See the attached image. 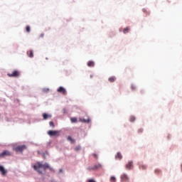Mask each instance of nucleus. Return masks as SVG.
Masks as SVG:
<instances>
[{
    "mask_svg": "<svg viewBox=\"0 0 182 182\" xmlns=\"http://www.w3.org/2000/svg\"><path fill=\"white\" fill-rule=\"evenodd\" d=\"M80 122H82V123H89L90 122V119H81Z\"/></svg>",
    "mask_w": 182,
    "mask_h": 182,
    "instance_id": "obj_14",
    "label": "nucleus"
},
{
    "mask_svg": "<svg viewBox=\"0 0 182 182\" xmlns=\"http://www.w3.org/2000/svg\"><path fill=\"white\" fill-rule=\"evenodd\" d=\"M44 35H45V34L41 33V38H43Z\"/></svg>",
    "mask_w": 182,
    "mask_h": 182,
    "instance_id": "obj_30",
    "label": "nucleus"
},
{
    "mask_svg": "<svg viewBox=\"0 0 182 182\" xmlns=\"http://www.w3.org/2000/svg\"><path fill=\"white\" fill-rule=\"evenodd\" d=\"M87 66L89 67L95 66V63L93 61H89L87 63Z\"/></svg>",
    "mask_w": 182,
    "mask_h": 182,
    "instance_id": "obj_17",
    "label": "nucleus"
},
{
    "mask_svg": "<svg viewBox=\"0 0 182 182\" xmlns=\"http://www.w3.org/2000/svg\"><path fill=\"white\" fill-rule=\"evenodd\" d=\"M87 182H95V180H93V179H89V180L87 181Z\"/></svg>",
    "mask_w": 182,
    "mask_h": 182,
    "instance_id": "obj_29",
    "label": "nucleus"
},
{
    "mask_svg": "<svg viewBox=\"0 0 182 182\" xmlns=\"http://www.w3.org/2000/svg\"><path fill=\"white\" fill-rule=\"evenodd\" d=\"M129 31H130V28H126L124 29L123 32H124V33H127L129 32Z\"/></svg>",
    "mask_w": 182,
    "mask_h": 182,
    "instance_id": "obj_23",
    "label": "nucleus"
},
{
    "mask_svg": "<svg viewBox=\"0 0 182 182\" xmlns=\"http://www.w3.org/2000/svg\"><path fill=\"white\" fill-rule=\"evenodd\" d=\"M43 117L44 120H46V119H48V117H52V116H50L46 113H44V114H43Z\"/></svg>",
    "mask_w": 182,
    "mask_h": 182,
    "instance_id": "obj_11",
    "label": "nucleus"
},
{
    "mask_svg": "<svg viewBox=\"0 0 182 182\" xmlns=\"http://www.w3.org/2000/svg\"><path fill=\"white\" fill-rule=\"evenodd\" d=\"M116 160H122L123 159V156H122V154L120 152H117V155L115 156Z\"/></svg>",
    "mask_w": 182,
    "mask_h": 182,
    "instance_id": "obj_10",
    "label": "nucleus"
},
{
    "mask_svg": "<svg viewBox=\"0 0 182 182\" xmlns=\"http://www.w3.org/2000/svg\"><path fill=\"white\" fill-rule=\"evenodd\" d=\"M133 167V161H129L128 163L125 165L126 170H132Z\"/></svg>",
    "mask_w": 182,
    "mask_h": 182,
    "instance_id": "obj_5",
    "label": "nucleus"
},
{
    "mask_svg": "<svg viewBox=\"0 0 182 182\" xmlns=\"http://www.w3.org/2000/svg\"><path fill=\"white\" fill-rule=\"evenodd\" d=\"M143 12H146V9H143Z\"/></svg>",
    "mask_w": 182,
    "mask_h": 182,
    "instance_id": "obj_34",
    "label": "nucleus"
},
{
    "mask_svg": "<svg viewBox=\"0 0 182 182\" xmlns=\"http://www.w3.org/2000/svg\"><path fill=\"white\" fill-rule=\"evenodd\" d=\"M68 140H69V141H70L73 144L75 143V139H73L72 136H68Z\"/></svg>",
    "mask_w": 182,
    "mask_h": 182,
    "instance_id": "obj_19",
    "label": "nucleus"
},
{
    "mask_svg": "<svg viewBox=\"0 0 182 182\" xmlns=\"http://www.w3.org/2000/svg\"><path fill=\"white\" fill-rule=\"evenodd\" d=\"M77 122V119L76 117L71 118V123H76Z\"/></svg>",
    "mask_w": 182,
    "mask_h": 182,
    "instance_id": "obj_21",
    "label": "nucleus"
},
{
    "mask_svg": "<svg viewBox=\"0 0 182 182\" xmlns=\"http://www.w3.org/2000/svg\"><path fill=\"white\" fill-rule=\"evenodd\" d=\"M33 168H34L38 174H45L46 169L49 168V164L47 163L42 164L41 162H37L36 164L33 165Z\"/></svg>",
    "mask_w": 182,
    "mask_h": 182,
    "instance_id": "obj_1",
    "label": "nucleus"
},
{
    "mask_svg": "<svg viewBox=\"0 0 182 182\" xmlns=\"http://www.w3.org/2000/svg\"><path fill=\"white\" fill-rule=\"evenodd\" d=\"M63 171L62 169L59 170V173H62Z\"/></svg>",
    "mask_w": 182,
    "mask_h": 182,
    "instance_id": "obj_33",
    "label": "nucleus"
},
{
    "mask_svg": "<svg viewBox=\"0 0 182 182\" xmlns=\"http://www.w3.org/2000/svg\"><path fill=\"white\" fill-rule=\"evenodd\" d=\"M131 87L132 90H136V86L134 85H132Z\"/></svg>",
    "mask_w": 182,
    "mask_h": 182,
    "instance_id": "obj_28",
    "label": "nucleus"
},
{
    "mask_svg": "<svg viewBox=\"0 0 182 182\" xmlns=\"http://www.w3.org/2000/svg\"><path fill=\"white\" fill-rule=\"evenodd\" d=\"M94 156L95 157V159H97V155L96 154H94Z\"/></svg>",
    "mask_w": 182,
    "mask_h": 182,
    "instance_id": "obj_31",
    "label": "nucleus"
},
{
    "mask_svg": "<svg viewBox=\"0 0 182 182\" xmlns=\"http://www.w3.org/2000/svg\"><path fill=\"white\" fill-rule=\"evenodd\" d=\"M19 73L18 71H14L12 73L8 74L10 77H17Z\"/></svg>",
    "mask_w": 182,
    "mask_h": 182,
    "instance_id": "obj_8",
    "label": "nucleus"
},
{
    "mask_svg": "<svg viewBox=\"0 0 182 182\" xmlns=\"http://www.w3.org/2000/svg\"><path fill=\"white\" fill-rule=\"evenodd\" d=\"M48 90H49V89H46V90L44 89V90H43L44 92H48Z\"/></svg>",
    "mask_w": 182,
    "mask_h": 182,
    "instance_id": "obj_32",
    "label": "nucleus"
},
{
    "mask_svg": "<svg viewBox=\"0 0 182 182\" xmlns=\"http://www.w3.org/2000/svg\"><path fill=\"white\" fill-rule=\"evenodd\" d=\"M6 156H12V152L9 151H4L0 154V157H6Z\"/></svg>",
    "mask_w": 182,
    "mask_h": 182,
    "instance_id": "obj_6",
    "label": "nucleus"
},
{
    "mask_svg": "<svg viewBox=\"0 0 182 182\" xmlns=\"http://www.w3.org/2000/svg\"><path fill=\"white\" fill-rule=\"evenodd\" d=\"M110 181H111V182H116V177H114V176H111V178H110Z\"/></svg>",
    "mask_w": 182,
    "mask_h": 182,
    "instance_id": "obj_22",
    "label": "nucleus"
},
{
    "mask_svg": "<svg viewBox=\"0 0 182 182\" xmlns=\"http://www.w3.org/2000/svg\"><path fill=\"white\" fill-rule=\"evenodd\" d=\"M57 92H58V93H63V95H66V90L63 87H60L57 90Z\"/></svg>",
    "mask_w": 182,
    "mask_h": 182,
    "instance_id": "obj_7",
    "label": "nucleus"
},
{
    "mask_svg": "<svg viewBox=\"0 0 182 182\" xmlns=\"http://www.w3.org/2000/svg\"><path fill=\"white\" fill-rule=\"evenodd\" d=\"M87 169L89 170V171L95 170V166H89Z\"/></svg>",
    "mask_w": 182,
    "mask_h": 182,
    "instance_id": "obj_25",
    "label": "nucleus"
},
{
    "mask_svg": "<svg viewBox=\"0 0 182 182\" xmlns=\"http://www.w3.org/2000/svg\"><path fill=\"white\" fill-rule=\"evenodd\" d=\"M81 149L82 146H80V145H78L75 148V151H79V150H80Z\"/></svg>",
    "mask_w": 182,
    "mask_h": 182,
    "instance_id": "obj_20",
    "label": "nucleus"
},
{
    "mask_svg": "<svg viewBox=\"0 0 182 182\" xmlns=\"http://www.w3.org/2000/svg\"><path fill=\"white\" fill-rule=\"evenodd\" d=\"M60 132L59 131H52L50 130L48 132V135L50 136L51 137H53V136H59V134Z\"/></svg>",
    "mask_w": 182,
    "mask_h": 182,
    "instance_id": "obj_3",
    "label": "nucleus"
},
{
    "mask_svg": "<svg viewBox=\"0 0 182 182\" xmlns=\"http://www.w3.org/2000/svg\"><path fill=\"white\" fill-rule=\"evenodd\" d=\"M134 120H136V117L134 116H131L129 118V122H131L132 123H133V122H134Z\"/></svg>",
    "mask_w": 182,
    "mask_h": 182,
    "instance_id": "obj_16",
    "label": "nucleus"
},
{
    "mask_svg": "<svg viewBox=\"0 0 182 182\" xmlns=\"http://www.w3.org/2000/svg\"><path fill=\"white\" fill-rule=\"evenodd\" d=\"M114 80H116V77H110L109 78V82H114Z\"/></svg>",
    "mask_w": 182,
    "mask_h": 182,
    "instance_id": "obj_18",
    "label": "nucleus"
},
{
    "mask_svg": "<svg viewBox=\"0 0 182 182\" xmlns=\"http://www.w3.org/2000/svg\"><path fill=\"white\" fill-rule=\"evenodd\" d=\"M139 170H147V165L139 164Z\"/></svg>",
    "mask_w": 182,
    "mask_h": 182,
    "instance_id": "obj_9",
    "label": "nucleus"
},
{
    "mask_svg": "<svg viewBox=\"0 0 182 182\" xmlns=\"http://www.w3.org/2000/svg\"><path fill=\"white\" fill-rule=\"evenodd\" d=\"M26 29L27 32H31V27L29 26H27Z\"/></svg>",
    "mask_w": 182,
    "mask_h": 182,
    "instance_id": "obj_26",
    "label": "nucleus"
},
{
    "mask_svg": "<svg viewBox=\"0 0 182 182\" xmlns=\"http://www.w3.org/2000/svg\"><path fill=\"white\" fill-rule=\"evenodd\" d=\"M25 149H26V146L25 145H20L16 146L14 150L17 152L19 153L21 151H22L23 150H25Z\"/></svg>",
    "mask_w": 182,
    "mask_h": 182,
    "instance_id": "obj_4",
    "label": "nucleus"
},
{
    "mask_svg": "<svg viewBox=\"0 0 182 182\" xmlns=\"http://www.w3.org/2000/svg\"><path fill=\"white\" fill-rule=\"evenodd\" d=\"M0 171L2 173V174H5V173H6V171H5V168H4L2 166H0Z\"/></svg>",
    "mask_w": 182,
    "mask_h": 182,
    "instance_id": "obj_15",
    "label": "nucleus"
},
{
    "mask_svg": "<svg viewBox=\"0 0 182 182\" xmlns=\"http://www.w3.org/2000/svg\"><path fill=\"white\" fill-rule=\"evenodd\" d=\"M49 124L51 127H55V124H53V122H50Z\"/></svg>",
    "mask_w": 182,
    "mask_h": 182,
    "instance_id": "obj_27",
    "label": "nucleus"
},
{
    "mask_svg": "<svg viewBox=\"0 0 182 182\" xmlns=\"http://www.w3.org/2000/svg\"><path fill=\"white\" fill-rule=\"evenodd\" d=\"M27 55L29 56V58H33V51L30 50V51L27 52Z\"/></svg>",
    "mask_w": 182,
    "mask_h": 182,
    "instance_id": "obj_12",
    "label": "nucleus"
},
{
    "mask_svg": "<svg viewBox=\"0 0 182 182\" xmlns=\"http://www.w3.org/2000/svg\"><path fill=\"white\" fill-rule=\"evenodd\" d=\"M97 168H102V164H98L94 166V170H97Z\"/></svg>",
    "mask_w": 182,
    "mask_h": 182,
    "instance_id": "obj_13",
    "label": "nucleus"
},
{
    "mask_svg": "<svg viewBox=\"0 0 182 182\" xmlns=\"http://www.w3.org/2000/svg\"><path fill=\"white\" fill-rule=\"evenodd\" d=\"M120 180L122 182H129L130 181V176L126 173H123L120 176Z\"/></svg>",
    "mask_w": 182,
    "mask_h": 182,
    "instance_id": "obj_2",
    "label": "nucleus"
},
{
    "mask_svg": "<svg viewBox=\"0 0 182 182\" xmlns=\"http://www.w3.org/2000/svg\"><path fill=\"white\" fill-rule=\"evenodd\" d=\"M160 173H161V171L160 169H155L156 174H160Z\"/></svg>",
    "mask_w": 182,
    "mask_h": 182,
    "instance_id": "obj_24",
    "label": "nucleus"
}]
</instances>
